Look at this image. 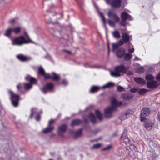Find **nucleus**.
<instances>
[{
    "instance_id": "1",
    "label": "nucleus",
    "mask_w": 160,
    "mask_h": 160,
    "mask_svg": "<svg viewBox=\"0 0 160 160\" xmlns=\"http://www.w3.org/2000/svg\"><path fill=\"white\" fill-rule=\"evenodd\" d=\"M111 106L108 107L104 109V115L107 118L111 117L112 116V112L116 110L117 107H119L122 105L121 101H117L114 97L111 98Z\"/></svg>"
},
{
    "instance_id": "2",
    "label": "nucleus",
    "mask_w": 160,
    "mask_h": 160,
    "mask_svg": "<svg viewBox=\"0 0 160 160\" xmlns=\"http://www.w3.org/2000/svg\"><path fill=\"white\" fill-rule=\"evenodd\" d=\"M25 37L20 36L12 39V44L13 45L20 46L24 44L29 42L30 40L27 33L24 32Z\"/></svg>"
},
{
    "instance_id": "3",
    "label": "nucleus",
    "mask_w": 160,
    "mask_h": 160,
    "mask_svg": "<svg viewBox=\"0 0 160 160\" xmlns=\"http://www.w3.org/2000/svg\"><path fill=\"white\" fill-rule=\"evenodd\" d=\"M38 69L39 73L43 76L45 79L50 78L55 81H57L60 79L59 75L56 74L54 72H52V76H51L49 74L46 73L41 67H39Z\"/></svg>"
},
{
    "instance_id": "4",
    "label": "nucleus",
    "mask_w": 160,
    "mask_h": 160,
    "mask_svg": "<svg viewBox=\"0 0 160 160\" xmlns=\"http://www.w3.org/2000/svg\"><path fill=\"white\" fill-rule=\"evenodd\" d=\"M11 94V99L13 105L15 107H17L18 105V102L19 99V97L18 95L13 94L11 91H10Z\"/></svg>"
},
{
    "instance_id": "5",
    "label": "nucleus",
    "mask_w": 160,
    "mask_h": 160,
    "mask_svg": "<svg viewBox=\"0 0 160 160\" xmlns=\"http://www.w3.org/2000/svg\"><path fill=\"white\" fill-rule=\"evenodd\" d=\"M107 3L110 4L112 7L118 8L120 7L121 4L120 0H105Z\"/></svg>"
},
{
    "instance_id": "6",
    "label": "nucleus",
    "mask_w": 160,
    "mask_h": 160,
    "mask_svg": "<svg viewBox=\"0 0 160 160\" xmlns=\"http://www.w3.org/2000/svg\"><path fill=\"white\" fill-rule=\"evenodd\" d=\"M108 16L114 21L116 22H118L120 20V18L119 17L117 16L113 10L110 11L108 13Z\"/></svg>"
},
{
    "instance_id": "7",
    "label": "nucleus",
    "mask_w": 160,
    "mask_h": 160,
    "mask_svg": "<svg viewBox=\"0 0 160 160\" xmlns=\"http://www.w3.org/2000/svg\"><path fill=\"white\" fill-rule=\"evenodd\" d=\"M54 85L51 83H48L45 87L41 89L42 92L44 93H46L48 91H51L53 89Z\"/></svg>"
},
{
    "instance_id": "8",
    "label": "nucleus",
    "mask_w": 160,
    "mask_h": 160,
    "mask_svg": "<svg viewBox=\"0 0 160 160\" xmlns=\"http://www.w3.org/2000/svg\"><path fill=\"white\" fill-rule=\"evenodd\" d=\"M150 113V110L147 108H144L141 110V121H143L145 118L148 116Z\"/></svg>"
},
{
    "instance_id": "9",
    "label": "nucleus",
    "mask_w": 160,
    "mask_h": 160,
    "mask_svg": "<svg viewBox=\"0 0 160 160\" xmlns=\"http://www.w3.org/2000/svg\"><path fill=\"white\" fill-rule=\"evenodd\" d=\"M133 113V112L132 111H128L119 117L120 119L121 120H124L126 118L129 117Z\"/></svg>"
},
{
    "instance_id": "10",
    "label": "nucleus",
    "mask_w": 160,
    "mask_h": 160,
    "mask_svg": "<svg viewBox=\"0 0 160 160\" xmlns=\"http://www.w3.org/2000/svg\"><path fill=\"white\" fill-rule=\"evenodd\" d=\"M127 70V68L123 65H121L116 67L115 68V71L119 72H121L124 73Z\"/></svg>"
},
{
    "instance_id": "11",
    "label": "nucleus",
    "mask_w": 160,
    "mask_h": 160,
    "mask_svg": "<svg viewBox=\"0 0 160 160\" xmlns=\"http://www.w3.org/2000/svg\"><path fill=\"white\" fill-rule=\"evenodd\" d=\"M17 58L22 61H28L31 59V58L27 56H24L22 54H19L16 56Z\"/></svg>"
},
{
    "instance_id": "12",
    "label": "nucleus",
    "mask_w": 160,
    "mask_h": 160,
    "mask_svg": "<svg viewBox=\"0 0 160 160\" xmlns=\"http://www.w3.org/2000/svg\"><path fill=\"white\" fill-rule=\"evenodd\" d=\"M122 21H126L127 20H131L132 19V17L126 12H122L121 15Z\"/></svg>"
},
{
    "instance_id": "13",
    "label": "nucleus",
    "mask_w": 160,
    "mask_h": 160,
    "mask_svg": "<svg viewBox=\"0 0 160 160\" xmlns=\"http://www.w3.org/2000/svg\"><path fill=\"white\" fill-rule=\"evenodd\" d=\"M133 97L132 94L128 93H122L121 96V98L124 100H127L131 99Z\"/></svg>"
},
{
    "instance_id": "14",
    "label": "nucleus",
    "mask_w": 160,
    "mask_h": 160,
    "mask_svg": "<svg viewBox=\"0 0 160 160\" xmlns=\"http://www.w3.org/2000/svg\"><path fill=\"white\" fill-rule=\"evenodd\" d=\"M159 85L158 82L156 81H152L147 82V87L149 88H152L158 86Z\"/></svg>"
},
{
    "instance_id": "15",
    "label": "nucleus",
    "mask_w": 160,
    "mask_h": 160,
    "mask_svg": "<svg viewBox=\"0 0 160 160\" xmlns=\"http://www.w3.org/2000/svg\"><path fill=\"white\" fill-rule=\"evenodd\" d=\"M123 43L122 40H120L119 42L117 43H113L112 44V51L114 52L115 50L118 48L119 46H121Z\"/></svg>"
},
{
    "instance_id": "16",
    "label": "nucleus",
    "mask_w": 160,
    "mask_h": 160,
    "mask_svg": "<svg viewBox=\"0 0 160 160\" xmlns=\"http://www.w3.org/2000/svg\"><path fill=\"white\" fill-rule=\"evenodd\" d=\"M36 113H37L38 115L36 117L35 119L37 121H39L40 119V118L39 114L37 111V109L36 108H33L31 110V113L30 115V117L32 118L33 115Z\"/></svg>"
},
{
    "instance_id": "17",
    "label": "nucleus",
    "mask_w": 160,
    "mask_h": 160,
    "mask_svg": "<svg viewBox=\"0 0 160 160\" xmlns=\"http://www.w3.org/2000/svg\"><path fill=\"white\" fill-rule=\"evenodd\" d=\"M145 127L147 130H151L154 127V123L151 121L146 122L145 124Z\"/></svg>"
},
{
    "instance_id": "18",
    "label": "nucleus",
    "mask_w": 160,
    "mask_h": 160,
    "mask_svg": "<svg viewBox=\"0 0 160 160\" xmlns=\"http://www.w3.org/2000/svg\"><path fill=\"white\" fill-rule=\"evenodd\" d=\"M67 127L65 125H62L58 127V133L60 135H62V133L64 132L66 129Z\"/></svg>"
},
{
    "instance_id": "19",
    "label": "nucleus",
    "mask_w": 160,
    "mask_h": 160,
    "mask_svg": "<svg viewBox=\"0 0 160 160\" xmlns=\"http://www.w3.org/2000/svg\"><path fill=\"white\" fill-rule=\"evenodd\" d=\"M125 53V51L123 48H121L118 50L116 52V55L119 58L122 57Z\"/></svg>"
},
{
    "instance_id": "20",
    "label": "nucleus",
    "mask_w": 160,
    "mask_h": 160,
    "mask_svg": "<svg viewBox=\"0 0 160 160\" xmlns=\"http://www.w3.org/2000/svg\"><path fill=\"white\" fill-rule=\"evenodd\" d=\"M130 36H129L127 33H124L122 36V41L123 43L128 42L130 39Z\"/></svg>"
},
{
    "instance_id": "21",
    "label": "nucleus",
    "mask_w": 160,
    "mask_h": 160,
    "mask_svg": "<svg viewBox=\"0 0 160 160\" xmlns=\"http://www.w3.org/2000/svg\"><path fill=\"white\" fill-rule=\"evenodd\" d=\"M134 80L137 83L139 84L144 85L146 84V81L141 78H135Z\"/></svg>"
},
{
    "instance_id": "22",
    "label": "nucleus",
    "mask_w": 160,
    "mask_h": 160,
    "mask_svg": "<svg viewBox=\"0 0 160 160\" xmlns=\"http://www.w3.org/2000/svg\"><path fill=\"white\" fill-rule=\"evenodd\" d=\"M113 37L117 39L119 38L121 36L120 32L117 30H115L112 32Z\"/></svg>"
},
{
    "instance_id": "23",
    "label": "nucleus",
    "mask_w": 160,
    "mask_h": 160,
    "mask_svg": "<svg viewBox=\"0 0 160 160\" xmlns=\"http://www.w3.org/2000/svg\"><path fill=\"white\" fill-rule=\"evenodd\" d=\"M25 79L26 80H28L31 83H36V79L33 78L31 77L29 75H27Z\"/></svg>"
},
{
    "instance_id": "24",
    "label": "nucleus",
    "mask_w": 160,
    "mask_h": 160,
    "mask_svg": "<svg viewBox=\"0 0 160 160\" xmlns=\"http://www.w3.org/2000/svg\"><path fill=\"white\" fill-rule=\"evenodd\" d=\"M114 85L115 84L114 83L112 82H109L102 86V88L103 89L110 88L114 86Z\"/></svg>"
},
{
    "instance_id": "25",
    "label": "nucleus",
    "mask_w": 160,
    "mask_h": 160,
    "mask_svg": "<svg viewBox=\"0 0 160 160\" xmlns=\"http://www.w3.org/2000/svg\"><path fill=\"white\" fill-rule=\"evenodd\" d=\"M13 28H10L7 29L5 31V33L4 34V35L8 37H10V35L12 33V32H13Z\"/></svg>"
},
{
    "instance_id": "26",
    "label": "nucleus",
    "mask_w": 160,
    "mask_h": 160,
    "mask_svg": "<svg viewBox=\"0 0 160 160\" xmlns=\"http://www.w3.org/2000/svg\"><path fill=\"white\" fill-rule=\"evenodd\" d=\"M95 113L98 119L100 121L102 119V117L101 112L98 110H97L95 111Z\"/></svg>"
},
{
    "instance_id": "27",
    "label": "nucleus",
    "mask_w": 160,
    "mask_h": 160,
    "mask_svg": "<svg viewBox=\"0 0 160 160\" xmlns=\"http://www.w3.org/2000/svg\"><path fill=\"white\" fill-rule=\"evenodd\" d=\"M88 117L92 123H94L96 122V118L95 116L92 113H90Z\"/></svg>"
},
{
    "instance_id": "28",
    "label": "nucleus",
    "mask_w": 160,
    "mask_h": 160,
    "mask_svg": "<svg viewBox=\"0 0 160 160\" xmlns=\"http://www.w3.org/2000/svg\"><path fill=\"white\" fill-rule=\"evenodd\" d=\"M81 122V121L79 119L75 120L72 121L71 125L72 126L77 125L80 124Z\"/></svg>"
},
{
    "instance_id": "29",
    "label": "nucleus",
    "mask_w": 160,
    "mask_h": 160,
    "mask_svg": "<svg viewBox=\"0 0 160 160\" xmlns=\"http://www.w3.org/2000/svg\"><path fill=\"white\" fill-rule=\"evenodd\" d=\"M145 78L147 82L152 81L154 79V77L151 74H147Z\"/></svg>"
},
{
    "instance_id": "30",
    "label": "nucleus",
    "mask_w": 160,
    "mask_h": 160,
    "mask_svg": "<svg viewBox=\"0 0 160 160\" xmlns=\"http://www.w3.org/2000/svg\"><path fill=\"white\" fill-rule=\"evenodd\" d=\"M53 129L54 127H53L49 126L47 128L44 129L43 130V132L44 133H47L51 132Z\"/></svg>"
},
{
    "instance_id": "31",
    "label": "nucleus",
    "mask_w": 160,
    "mask_h": 160,
    "mask_svg": "<svg viewBox=\"0 0 160 160\" xmlns=\"http://www.w3.org/2000/svg\"><path fill=\"white\" fill-rule=\"evenodd\" d=\"M100 88L98 86H94L91 87L90 89V92L93 93L98 91Z\"/></svg>"
},
{
    "instance_id": "32",
    "label": "nucleus",
    "mask_w": 160,
    "mask_h": 160,
    "mask_svg": "<svg viewBox=\"0 0 160 160\" xmlns=\"http://www.w3.org/2000/svg\"><path fill=\"white\" fill-rule=\"evenodd\" d=\"M13 32L16 34L19 33L21 31V28L19 27H17L13 28Z\"/></svg>"
},
{
    "instance_id": "33",
    "label": "nucleus",
    "mask_w": 160,
    "mask_h": 160,
    "mask_svg": "<svg viewBox=\"0 0 160 160\" xmlns=\"http://www.w3.org/2000/svg\"><path fill=\"white\" fill-rule=\"evenodd\" d=\"M33 83H27L24 84V87L25 90H28L30 89L32 87V84Z\"/></svg>"
},
{
    "instance_id": "34",
    "label": "nucleus",
    "mask_w": 160,
    "mask_h": 160,
    "mask_svg": "<svg viewBox=\"0 0 160 160\" xmlns=\"http://www.w3.org/2000/svg\"><path fill=\"white\" fill-rule=\"evenodd\" d=\"M144 68L143 67L138 68L136 69V72L138 73H141L143 72L144 71Z\"/></svg>"
},
{
    "instance_id": "35",
    "label": "nucleus",
    "mask_w": 160,
    "mask_h": 160,
    "mask_svg": "<svg viewBox=\"0 0 160 160\" xmlns=\"http://www.w3.org/2000/svg\"><path fill=\"white\" fill-rule=\"evenodd\" d=\"M108 23L109 25L112 27H114L115 26V23H116L114 21H112L110 19L108 20Z\"/></svg>"
},
{
    "instance_id": "36",
    "label": "nucleus",
    "mask_w": 160,
    "mask_h": 160,
    "mask_svg": "<svg viewBox=\"0 0 160 160\" xmlns=\"http://www.w3.org/2000/svg\"><path fill=\"white\" fill-rule=\"evenodd\" d=\"M129 45L128 52L130 53L133 52H134V49L132 45L130 43H129Z\"/></svg>"
},
{
    "instance_id": "37",
    "label": "nucleus",
    "mask_w": 160,
    "mask_h": 160,
    "mask_svg": "<svg viewBox=\"0 0 160 160\" xmlns=\"http://www.w3.org/2000/svg\"><path fill=\"white\" fill-rule=\"evenodd\" d=\"M132 55L131 54L127 53L125 54L124 59L126 61L129 60L132 57Z\"/></svg>"
},
{
    "instance_id": "38",
    "label": "nucleus",
    "mask_w": 160,
    "mask_h": 160,
    "mask_svg": "<svg viewBox=\"0 0 160 160\" xmlns=\"http://www.w3.org/2000/svg\"><path fill=\"white\" fill-rule=\"evenodd\" d=\"M111 75L113 77H119L120 76L121 74L119 72L115 71V72H111Z\"/></svg>"
},
{
    "instance_id": "39",
    "label": "nucleus",
    "mask_w": 160,
    "mask_h": 160,
    "mask_svg": "<svg viewBox=\"0 0 160 160\" xmlns=\"http://www.w3.org/2000/svg\"><path fill=\"white\" fill-rule=\"evenodd\" d=\"M121 138H122L124 140V142L126 143H128L129 142V138L127 136H124L123 134L121 136Z\"/></svg>"
},
{
    "instance_id": "40",
    "label": "nucleus",
    "mask_w": 160,
    "mask_h": 160,
    "mask_svg": "<svg viewBox=\"0 0 160 160\" xmlns=\"http://www.w3.org/2000/svg\"><path fill=\"white\" fill-rule=\"evenodd\" d=\"M117 90L120 92H122V91H125L126 90L124 89V88L120 86V85H118L117 86Z\"/></svg>"
},
{
    "instance_id": "41",
    "label": "nucleus",
    "mask_w": 160,
    "mask_h": 160,
    "mask_svg": "<svg viewBox=\"0 0 160 160\" xmlns=\"http://www.w3.org/2000/svg\"><path fill=\"white\" fill-rule=\"evenodd\" d=\"M148 91V90L144 89V88H142L140 89L139 91L138 92L140 94H144L146 92Z\"/></svg>"
},
{
    "instance_id": "42",
    "label": "nucleus",
    "mask_w": 160,
    "mask_h": 160,
    "mask_svg": "<svg viewBox=\"0 0 160 160\" xmlns=\"http://www.w3.org/2000/svg\"><path fill=\"white\" fill-rule=\"evenodd\" d=\"M18 22L17 18L12 19L9 21V23L12 24L18 23Z\"/></svg>"
},
{
    "instance_id": "43",
    "label": "nucleus",
    "mask_w": 160,
    "mask_h": 160,
    "mask_svg": "<svg viewBox=\"0 0 160 160\" xmlns=\"http://www.w3.org/2000/svg\"><path fill=\"white\" fill-rule=\"evenodd\" d=\"M98 13L99 14L100 16L101 17V18L102 19L104 24H105L106 23L105 19V18L104 17V16H103V14L101 12H98Z\"/></svg>"
},
{
    "instance_id": "44",
    "label": "nucleus",
    "mask_w": 160,
    "mask_h": 160,
    "mask_svg": "<svg viewBox=\"0 0 160 160\" xmlns=\"http://www.w3.org/2000/svg\"><path fill=\"white\" fill-rule=\"evenodd\" d=\"M82 129H80L78 131H77L75 133L76 137L80 136L82 134Z\"/></svg>"
},
{
    "instance_id": "45",
    "label": "nucleus",
    "mask_w": 160,
    "mask_h": 160,
    "mask_svg": "<svg viewBox=\"0 0 160 160\" xmlns=\"http://www.w3.org/2000/svg\"><path fill=\"white\" fill-rule=\"evenodd\" d=\"M101 146V144L99 143L95 144L93 146V148H99Z\"/></svg>"
},
{
    "instance_id": "46",
    "label": "nucleus",
    "mask_w": 160,
    "mask_h": 160,
    "mask_svg": "<svg viewBox=\"0 0 160 160\" xmlns=\"http://www.w3.org/2000/svg\"><path fill=\"white\" fill-rule=\"evenodd\" d=\"M138 91V88H133L130 89V91L132 92H135Z\"/></svg>"
},
{
    "instance_id": "47",
    "label": "nucleus",
    "mask_w": 160,
    "mask_h": 160,
    "mask_svg": "<svg viewBox=\"0 0 160 160\" xmlns=\"http://www.w3.org/2000/svg\"><path fill=\"white\" fill-rule=\"evenodd\" d=\"M62 84L64 85H66L68 84V81L66 80L65 79L63 80L62 81Z\"/></svg>"
},
{
    "instance_id": "48",
    "label": "nucleus",
    "mask_w": 160,
    "mask_h": 160,
    "mask_svg": "<svg viewBox=\"0 0 160 160\" xmlns=\"http://www.w3.org/2000/svg\"><path fill=\"white\" fill-rule=\"evenodd\" d=\"M111 148V145H108L107 147L103 148L102 150L103 151L108 150L109 149Z\"/></svg>"
},
{
    "instance_id": "49",
    "label": "nucleus",
    "mask_w": 160,
    "mask_h": 160,
    "mask_svg": "<svg viewBox=\"0 0 160 160\" xmlns=\"http://www.w3.org/2000/svg\"><path fill=\"white\" fill-rule=\"evenodd\" d=\"M120 24L122 26H125L126 25L125 21H122L121 22Z\"/></svg>"
},
{
    "instance_id": "50",
    "label": "nucleus",
    "mask_w": 160,
    "mask_h": 160,
    "mask_svg": "<svg viewBox=\"0 0 160 160\" xmlns=\"http://www.w3.org/2000/svg\"><path fill=\"white\" fill-rule=\"evenodd\" d=\"M17 87L18 90H20L21 88V84H19L17 86Z\"/></svg>"
},
{
    "instance_id": "51",
    "label": "nucleus",
    "mask_w": 160,
    "mask_h": 160,
    "mask_svg": "<svg viewBox=\"0 0 160 160\" xmlns=\"http://www.w3.org/2000/svg\"><path fill=\"white\" fill-rule=\"evenodd\" d=\"M156 79L157 80L160 81V72L157 75Z\"/></svg>"
},
{
    "instance_id": "52",
    "label": "nucleus",
    "mask_w": 160,
    "mask_h": 160,
    "mask_svg": "<svg viewBox=\"0 0 160 160\" xmlns=\"http://www.w3.org/2000/svg\"><path fill=\"white\" fill-rule=\"evenodd\" d=\"M157 119L159 121H160V113H158L157 115Z\"/></svg>"
},
{
    "instance_id": "53",
    "label": "nucleus",
    "mask_w": 160,
    "mask_h": 160,
    "mask_svg": "<svg viewBox=\"0 0 160 160\" xmlns=\"http://www.w3.org/2000/svg\"><path fill=\"white\" fill-rule=\"evenodd\" d=\"M134 60H140L141 59L138 57L135 56L134 59Z\"/></svg>"
},
{
    "instance_id": "54",
    "label": "nucleus",
    "mask_w": 160,
    "mask_h": 160,
    "mask_svg": "<svg viewBox=\"0 0 160 160\" xmlns=\"http://www.w3.org/2000/svg\"><path fill=\"white\" fill-rule=\"evenodd\" d=\"M54 122V120H51L49 121V125H50V124L52 123V122Z\"/></svg>"
},
{
    "instance_id": "55",
    "label": "nucleus",
    "mask_w": 160,
    "mask_h": 160,
    "mask_svg": "<svg viewBox=\"0 0 160 160\" xmlns=\"http://www.w3.org/2000/svg\"><path fill=\"white\" fill-rule=\"evenodd\" d=\"M133 74V72L132 71H129L128 73L127 74L128 75H131Z\"/></svg>"
},
{
    "instance_id": "56",
    "label": "nucleus",
    "mask_w": 160,
    "mask_h": 160,
    "mask_svg": "<svg viewBox=\"0 0 160 160\" xmlns=\"http://www.w3.org/2000/svg\"><path fill=\"white\" fill-rule=\"evenodd\" d=\"M63 51H65V52H67V53H71V52H70V51H67V50H64Z\"/></svg>"
},
{
    "instance_id": "57",
    "label": "nucleus",
    "mask_w": 160,
    "mask_h": 160,
    "mask_svg": "<svg viewBox=\"0 0 160 160\" xmlns=\"http://www.w3.org/2000/svg\"><path fill=\"white\" fill-rule=\"evenodd\" d=\"M108 53L110 51V48H109V44H108Z\"/></svg>"
}]
</instances>
